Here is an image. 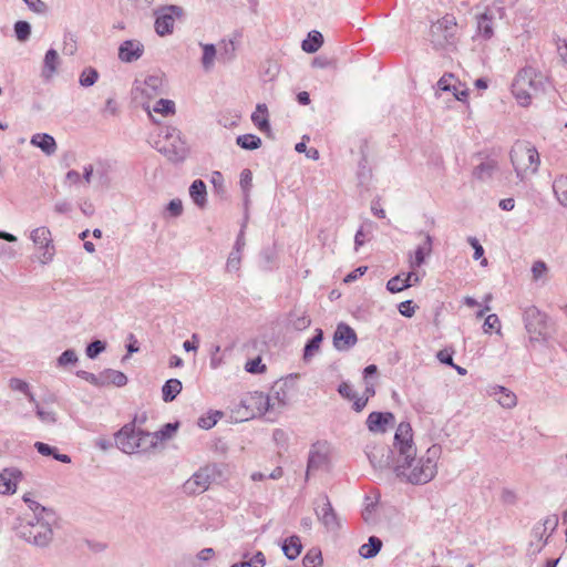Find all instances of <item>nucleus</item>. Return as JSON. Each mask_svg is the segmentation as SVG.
Returning <instances> with one entry per match:
<instances>
[{
	"instance_id": "obj_1",
	"label": "nucleus",
	"mask_w": 567,
	"mask_h": 567,
	"mask_svg": "<svg viewBox=\"0 0 567 567\" xmlns=\"http://www.w3.org/2000/svg\"><path fill=\"white\" fill-rule=\"evenodd\" d=\"M441 453V446L434 444L419 458H416V454H412V457L408 460L403 456L401 460H396L393 466V473L401 482L413 485L426 484L432 481L437 473V461Z\"/></svg>"
},
{
	"instance_id": "obj_2",
	"label": "nucleus",
	"mask_w": 567,
	"mask_h": 567,
	"mask_svg": "<svg viewBox=\"0 0 567 567\" xmlns=\"http://www.w3.org/2000/svg\"><path fill=\"white\" fill-rule=\"evenodd\" d=\"M522 319L528 334V342L533 346L535 343L548 346L551 339L550 330L554 327L550 317L536 306H528L524 308Z\"/></svg>"
},
{
	"instance_id": "obj_3",
	"label": "nucleus",
	"mask_w": 567,
	"mask_h": 567,
	"mask_svg": "<svg viewBox=\"0 0 567 567\" xmlns=\"http://www.w3.org/2000/svg\"><path fill=\"white\" fill-rule=\"evenodd\" d=\"M151 144L172 162L183 161L188 153L181 132L173 126L158 127L157 133L152 136Z\"/></svg>"
},
{
	"instance_id": "obj_4",
	"label": "nucleus",
	"mask_w": 567,
	"mask_h": 567,
	"mask_svg": "<svg viewBox=\"0 0 567 567\" xmlns=\"http://www.w3.org/2000/svg\"><path fill=\"white\" fill-rule=\"evenodd\" d=\"M544 89L545 78L530 66L522 69L512 84V92L523 106L528 105L532 96L543 92Z\"/></svg>"
},
{
	"instance_id": "obj_5",
	"label": "nucleus",
	"mask_w": 567,
	"mask_h": 567,
	"mask_svg": "<svg viewBox=\"0 0 567 567\" xmlns=\"http://www.w3.org/2000/svg\"><path fill=\"white\" fill-rule=\"evenodd\" d=\"M511 161L517 177H525L537 173L539 154L532 143L516 141L511 150Z\"/></svg>"
},
{
	"instance_id": "obj_6",
	"label": "nucleus",
	"mask_w": 567,
	"mask_h": 567,
	"mask_svg": "<svg viewBox=\"0 0 567 567\" xmlns=\"http://www.w3.org/2000/svg\"><path fill=\"white\" fill-rule=\"evenodd\" d=\"M17 534L20 538L38 547L49 546L53 538L52 527L34 517L31 520L21 522L17 527Z\"/></svg>"
},
{
	"instance_id": "obj_7",
	"label": "nucleus",
	"mask_w": 567,
	"mask_h": 567,
	"mask_svg": "<svg viewBox=\"0 0 567 567\" xmlns=\"http://www.w3.org/2000/svg\"><path fill=\"white\" fill-rule=\"evenodd\" d=\"M394 450L398 453L396 460L405 456V460L411 458L412 454H416V447L413 443L412 427L408 422H401L394 434Z\"/></svg>"
},
{
	"instance_id": "obj_8",
	"label": "nucleus",
	"mask_w": 567,
	"mask_h": 567,
	"mask_svg": "<svg viewBox=\"0 0 567 567\" xmlns=\"http://www.w3.org/2000/svg\"><path fill=\"white\" fill-rule=\"evenodd\" d=\"M30 238L41 251L39 261L42 265L50 264L55 255V248L50 229L45 226L35 228L31 231Z\"/></svg>"
},
{
	"instance_id": "obj_9",
	"label": "nucleus",
	"mask_w": 567,
	"mask_h": 567,
	"mask_svg": "<svg viewBox=\"0 0 567 567\" xmlns=\"http://www.w3.org/2000/svg\"><path fill=\"white\" fill-rule=\"evenodd\" d=\"M216 475V466L207 465L200 467L197 472L193 474L190 478H188L183 487L187 494H200L208 489L212 482L215 480Z\"/></svg>"
},
{
	"instance_id": "obj_10",
	"label": "nucleus",
	"mask_w": 567,
	"mask_h": 567,
	"mask_svg": "<svg viewBox=\"0 0 567 567\" xmlns=\"http://www.w3.org/2000/svg\"><path fill=\"white\" fill-rule=\"evenodd\" d=\"M136 419L123 425L115 434L116 446L126 454L137 453L138 451V429H136Z\"/></svg>"
},
{
	"instance_id": "obj_11",
	"label": "nucleus",
	"mask_w": 567,
	"mask_h": 567,
	"mask_svg": "<svg viewBox=\"0 0 567 567\" xmlns=\"http://www.w3.org/2000/svg\"><path fill=\"white\" fill-rule=\"evenodd\" d=\"M365 454L369 458L370 464L375 470H384L389 467L393 468L396 462L394 451L383 444L368 446Z\"/></svg>"
},
{
	"instance_id": "obj_12",
	"label": "nucleus",
	"mask_w": 567,
	"mask_h": 567,
	"mask_svg": "<svg viewBox=\"0 0 567 567\" xmlns=\"http://www.w3.org/2000/svg\"><path fill=\"white\" fill-rule=\"evenodd\" d=\"M243 406L247 410L246 419L265 415L272 412L270 399L264 392L255 391L249 393L243 401Z\"/></svg>"
},
{
	"instance_id": "obj_13",
	"label": "nucleus",
	"mask_w": 567,
	"mask_h": 567,
	"mask_svg": "<svg viewBox=\"0 0 567 567\" xmlns=\"http://www.w3.org/2000/svg\"><path fill=\"white\" fill-rule=\"evenodd\" d=\"M329 447L326 442H316L311 445L307 464V477L311 472L328 470L329 467Z\"/></svg>"
},
{
	"instance_id": "obj_14",
	"label": "nucleus",
	"mask_w": 567,
	"mask_h": 567,
	"mask_svg": "<svg viewBox=\"0 0 567 567\" xmlns=\"http://www.w3.org/2000/svg\"><path fill=\"white\" fill-rule=\"evenodd\" d=\"M456 30V19L452 14H446L442 19L437 20L431 27V34L433 42L439 45H443L445 42H450L453 39Z\"/></svg>"
},
{
	"instance_id": "obj_15",
	"label": "nucleus",
	"mask_w": 567,
	"mask_h": 567,
	"mask_svg": "<svg viewBox=\"0 0 567 567\" xmlns=\"http://www.w3.org/2000/svg\"><path fill=\"white\" fill-rule=\"evenodd\" d=\"M183 12L181 7L168 6L161 9L156 14L155 31L158 35L164 37L173 32L175 17Z\"/></svg>"
},
{
	"instance_id": "obj_16",
	"label": "nucleus",
	"mask_w": 567,
	"mask_h": 567,
	"mask_svg": "<svg viewBox=\"0 0 567 567\" xmlns=\"http://www.w3.org/2000/svg\"><path fill=\"white\" fill-rule=\"evenodd\" d=\"M321 504H318L316 507V515L319 522L328 529V530H337L340 527L339 518L333 509L331 502L327 495H323L320 498Z\"/></svg>"
},
{
	"instance_id": "obj_17",
	"label": "nucleus",
	"mask_w": 567,
	"mask_h": 567,
	"mask_svg": "<svg viewBox=\"0 0 567 567\" xmlns=\"http://www.w3.org/2000/svg\"><path fill=\"white\" fill-rule=\"evenodd\" d=\"M358 341L355 331L347 323L340 322L333 333V347L338 351H348Z\"/></svg>"
},
{
	"instance_id": "obj_18",
	"label": "nucleus",
	"mask_w": 567,
	"mask_h": 567,
	"mask_svg": "<svg viewBox=\"0 0 567 567\" xmlns=\"http://www.w3.org/2000/svg\"><path fill=\"white\" fill-rule=\"evenodd\" d=\"M424 275H425V272L420 275L413 270L409 271L404 278H402L401 275H396V276L392 277L390 280H388L386 289L391 293L401 292L404 289H408L414 285L420 284Z\"/></svg>"
},
{
	"instance_id": "obj_19",
	"label": "nucleus",
	"mask_w": 567,
	"mask_h": 567,
	"mask_svg": "<svg viewBox=\"0 0 567 567\" xmlns=\"http://www.w3.org/2000/svg\"><path fill=\"white\" fill-rule=\"evenodd\" d=\"M22 478V472L17 467H6L0 472V494L12 495L17 484Z\"/></svg>"
},
{
	"instance_id": "obj_20",
	"label": "nucleus",
	"mask_w": 567,
	"mask_h": 567,
	"mask_svg": "<svg viewBox=\"0 0 567 567\" xmlns=\"http://www.w3.org/2000/svg\"><path fill=\"white\" fill-rule=\"evenodd\" d=\"M135 90L146 99H153L157 95H162L165 93L163 76L156 74L148 75L140 86H136Z\"/></svg>"
},
{
	"instance_id": "obj_21",
	"label": "nucleus",
	"mask_w": 567,
	"mask_h": 567,
	"mask_svg": "<svg viewBox=\"0 0 567 567\" xmlns=\"http://www.w3.org/2000/svg\"><path fill=\"white\" fill-rule=\"evenodd\" d=\"M144 51V45L134 40L124 41L118 48V58L121 61L131 63L138 60Z\"/></svg>"
},
{
	"instance_id": "obj_22",
	"label": "nucleus",
	"mask_w": 567,
	"mask_h": 567,
	"mask_svg": "<svg viewBox=\"0 0 567 567\" xmlns=\"http://www.w3.org/2000/svg\"><path fill=\"white\" fill-rule=\"evenodd\" d=\"M394 422V415L391 412H371L367 419L369 431L374 433H384L386 425Z\"/></svg>"
},
{
	"instance_id": "obj_23",
	"label": "nucleus",
	"mask_w": 567,
	"mask_h": 567,
	"mask_svg": "<svg viewBox=\"0 0 567 567\" xmlns=\"http://www.w3.org/2000/svg\"><path fill=\"white\" fill-rule=\"evenodd\" d=\"M432 247L433 237L430 234H425L424 241L416 247L414 256L410 258V268L415 269L421 267L425 262L426 257L432 254Z\"/></svg>"
},
{
	"instance_id": "obj_24",
	"label": "nucleus",
	"mask_w": 567,
	"mask_h": 567,
	"mask_svg": "<svg viewBox=\"0 0 567 567\" xmlns=\"http://www.w3.org/2000/svg\"><path fill=\"white\" fill-rule=\"evenodd\" d=\"M267 398L270 399L272 412H280L289 400L286 383L276 382L269 394H267Z\"/></svg>"
},
{
	"instance_id": "obj_25",
	"label": "nucleus",
	"mask_w": 567,
	"mask_h": 567,
	"mask_svg": "<svg viewBox=\"0 0 567 567\" xmlns=\"http://www.w3.org/2000/svg\"><path fill=\"white\" fill-rule=\"evenodd\" d=\"M113 173V164L109 159H96L83 166L82 177H92L94 174L97 177H105Z\"/></svg>"
},
{
	"instance_id": "obj_26",
	"label": "nucleus",
	"mask_w": 567,
	"mask_h": 567,
	"mask_svg": "<svg viewBox=\"0 0 567 567\" xmlns=\"http://www.w3.org/2000/svg\"><path fill=\"white\" fill-rule=\"evenodd\" d=\"M127 383V377L117 370L105 369L99 373V386L116 385L124 386Z\"/></svg>"
},
{
	"instance_id": "obj_27",
	"label": "nucleus",
	"mask_w": 567,
	"mask_h": 567,
	"mask_svg": "<svg viewBox=\"0 0 567 567\" xmlns=\"http://www.w3.org/2000/svg\"><path fill=\"white\" fill-rule=\"evenodd\" d=\"M491 395H493L503 408L512 409L517 404L516 394L505 386H493L491 389Z\"/></svg>"
},
{
	"instance_id": "obj_28",
	"label": "nucleus",
	"mask_w": 567,
	"mask_h": 567,
	"mask_svg": "<svg viewBox=\"0 0 567 567\" xmlns=\"http://www.w3.org/2000/svg\"><path fill=\"white\" fill-rule=\"evenodd\" d=\"M251 122L262 133H270L268 107L265 103H258L251 114Z\"/></svg>"
},
{
	"instance_id": "obj_29",
	"label": "nucleus",
	"mask_w": 567,
	"mask_h": 567,
	"mask_svg": "<svg viewBox=\"0 0 567 567\" xmlns=\"http://www.w3.org/2000/svg\"><path fill=\"white\" fill-rule=\"evenodd\" d=\"M189 196L194 204L203 209L207 205V190L203 179H194L189 186Z\"/></svg>"
},
{
	"instance_id": "obj_30",
	"label": "nucleus",
	"mask_w": 567,
	"mask_h": 567,
	"mask_svg": "<svg viewBox=\"0 0 567 567\" xmlns=\"http://www.w3.org/2000/svg\"><path fill=\"white\" fill-rule=\"evenodd\" d=\"M31 144L41 148L47 155H52L56 151V143L53 136L47 133H38L31 137Z\"/></svg>"
},
{
	"instance_id": "obj_31",
	"label": "nucleus",
	"mask_w": 567,
	"mask_h": 567,
	"mask_svg": "<svg viewBox=\"0 0 567 567\" xmlns=\"http://www.w3.org/2000/svg\"><path fill=\"white\" fill-rule=\"evenodd\" d=\"M59 62L60 58L56 50L49 49L44 55L42 68V76L45 80H50L58 70Z\"/></svg>"
},
{
	"instance_id": "obj_32",
	"label": "nucleus",
	"mask_w": 567,
	"mask_h": 567,
	"mask_svg": "<svg viewBox=\"0 0 567 567\" xmlns=\"http://www.w3.org/2000/svg\"><path fill=\"white\" fill-rule=\"evenodd\" d=\"M383 543L377 536H370L368 543L363 544L359 548V555L364 559L374 558L382 549Z\"/></svg>"
},
{
	"instance_id": "obj_33",
	"label": "nucleus",
	"mask_w": 567,
	"mask_h": 567,
	"mask_svg": "<svg viewBox=\"0 0 567 567\" xmlns=\"http://www.w3.org/2000/svg\"><path fill=\"white\" fill-rule=\"evenodd\" d=\"M323 340V331L320 328L315 330V336L310 338L303 348V361L308 362L319 351Z\"/></svg>"
},
{
	"instance_id": "obj_34",
	"label": "nucleus",
	"mask_w": 567,
	"mask_h": 567,
	"mask_svg": "<svg viewBox=\"0 0 567 567\" xmlns=\"http://www.w3.org/2000/svg\"><path fill=\"white\" fill-rule=\"evenodd\" d=\"M302 549L301 540L298 536L292 535L284 540L282 551L289 560L296 559Z\"/></svg>"
},
{
	"instance_id": "obj_35",
	"label": "nucleus",
	"mask_w": 567,
	"mask_h": 567,
	"mask_svg": "<svg viewBox=\"0 0 567 567\" xmlns=\"http://www.w3.org/2000/svg\"><path fill=\"white\" fill-rule=\"evenodd\" d=\"M182 389L183 384L178 379L167 380L162 388L163 401L166 403L174 401L176 396L181 393Z\"/></svg>"
},
{
	"instance_id": "obj_36",
	"label": "nucleus",
	"mask_w": 567,
	"mask_h": 567,
	"mask_svg": "<svg viewBox=\"0 0 567 567\" xmlns=\"http://www.w3.org/2000/svg\"><path fill=\"white\" fill-rule=\"evenodd\" d=\"M477 23V34L484 38L485 40H488L493 37L494 30H493V17L488 14L487 12H484L476 18Z\"/></svg>"
},
{
	"instance_id": "obj_37",
	"label": "nucleus",
	"mask_w": 567,
	"mask_h": 567,
	"mask_svg": "<svg viewBox=\"0 0 567 567\" xmlns=\"http://www.w3.org/2000/svg\"><path fill=\"white\" fill-rule=\"evenodd\" d=\"M323 43V37L319 31H311L308 33L307 39L302 41L301 48L307 53L317 52Z\"/></svg>"
},
{
	"instance_id": "obj_38",
	"label": "nucleus",
	"mask_w": 567,
	"mask_h": 567,
	"mask_svg": "<svg viewBox=\"0 0 567 567\" xmlns=\"http://www.w3.org/2000/svg\"><path fill=\"white\" fill-rule=\"evenodd\" d=\"M138 443V452L145 453L157 446V441L153 433L138 429V437L136 439Z\"/></svg>"
},
{
	"instance_id": "obj_39",
	"label": "nucleus",
	"mask_w": 567,
	"mask_h": 567,
	"mask_svg": "<svg viewBox=\"0 0 567 567\" xmlns=\"http://www.w3.org/2000/svg\"><path fill=\"white\" fill-rule=\"evenodd\" d=\"M498 173V164L495 159L487 158L478 164L474 169L476 177L492 176Z\"/></svg>"
},
{
	"instance_id": "obj_40",
	"label": "nucleus",
	"mask_w": 567,
	"mask_h": 567,
	"mask_svg": "<svg viewBox=\"0 0 567 567\" xmlns=\"http://www.w3.org/2000/svg\"><path fill=\"white\" fill-rule=\"evenodd\" d=\"M310 323L311 320L306 313H299L297 311H291L289 313V326L296 331L307 329Z\"/></svg>"
},
{
	"instance_id": "obj_41",
	"label": "nucleus",
	"mask_w": 567,
	"mask_h": 567,
	"mask_svg": "<svg viewBox=\"0 0 567 567\" xmlns=\"http://www.w3.org/2000/svg\"><path fill=\"white\" fill-rule=\"evenodd\" d=\"M203 49L202 64L208 71L213 68L215 58L217 55L216 47L212 43L200 44Z\"/></svg>"
},
{
	"instance_id": "obj_42",
	"label": "nucleus",
	"mask_w": 567,
	"mask_h": 567,
	"mask_svg": "<svg viewBox=\"0 0 567 567\" xmlns=\"http://www.w3.org/2000/svg\"><path fill=\"white\" fill-rule=\"evenodd\" d=\"M236 58V45L233 40L223 41V45L219 49L218 59L223 63H229Z\"/></svg>"
},
{
	"instance_id": "obj_43",
	"label": "nucleus",
	"mask_w": 567,
	"mask_h": 567,
	"mask_svg": "<svg viewBox=\"0 0 567 567\" xmlns=\"http://www.w3.org/2000/svg\"><path fill=\"white\" fill-rule=\"evenodd\" d=\"M237 144L244 150H257L261 145V140L255 134H244L237 137Z\"/></svg>"
},
{
	"instance_id": "obj_44",
	"label": "nucleus",
	"mask_w": 567,
	"mask_h": 567,
	"mask_svg": "<svg viewBox=\"0 0 567 567\" xmlns=\"http://www.w3.org/2000/svg\"><path fill=\"white\" fill-rule=\"evenodd\" d=\"M323 563L321 550L311 548L302 558L305 567H319Z\"/></svg>"
},
{
	"instance_id": "obj_45",
	"label": "nucleus",
	"mask_w": 567,
	"mask_h": 567,
	"mask_svg": "<svg viewBox=\"0 0 567 567\" xmlns=\"http://www.w3.org/2000/svg\"><path fill=\"white\" fill-rule=\"evenodd\" d=\"M553 190L557 200L567 208V179H554Z\"/></svg>"
},
{
	"instance_id": "obj_46",
	"label": "nucleus",
	"mask_w": 567,
	"mask_h": 567,
	"mask_svg": "<svg viewBox=\"0 0 567 567\" xmlns=\"http://www.w3.org/2000/svg\"><path fill=\"white\" fill-rule=\"evenodd\" d=\"M178 430V422L175 423H166L158 431L153 432V436H155L157 443L159 441L169 440L175 432Z\"/></svg>"
},
{
	"instance_id": "obj_47",
	"label": "nucleus",
	"mask_w": 567,
	"mask_h": 567,
	"mask_svg": "<svg viewBox=\"0 0 567 567\" xmlns=\"http://www.w3.org/2000/svg\"><path fill=\"white\" fill-rule=\"evenodd\" d=\"M152 110L155 113L168 116L175 113V103L172 100L159 99Z\"/></svg>"
},
{
	"instance_id": "obj_48",
	"label": "nucleus",
	"mask_w": 567,
	"mask_h": 567,
	"mask_svg": "<svg viewBox=\"0 0 567 567\" xmlns=\"http://www.w3.org/2000/svg\"><path fill=\"white\" fill-rule=\"evenodd\" d=\"M99 79V72L94 68H85L79 79V82L82 86L89 87L95 84Z\"/></svg>"
},
{
	"instance_id": "obj_49",
	"label": "nucleus",
	"mask_w": 567,
	"mask_h": 567,
	"mask_svg": "<svg viewBox=\"0 0 567 567\" xmlns=\"http://www.w3.org/2000/svg\"><path fill=\"white\" fill-rule=\"evenodd\" d=\"M14 33L20 42H25L31 34V25L27 21H17L14 23Z\"/></svg>"
},
{
	"instance_id": "obj_50",
	"label": "nucleus",
	"mask_w": 567,
	"mask_h": 567,
	"mask_svg": "<svg viewBox=\"0 0 567 567\" xmlns=\"http://www.w3.org/2000/svg\"><path fill=\"white\" fill-rule=\"evenodd\" d=\"M223 415L219 411H214L208 413L205 416L198 419V426L205 430L212 429L218 421V419Z\"/></svg>"
},
{
	"instance_id": "obj_51",
	"label": "nucleus",
	"mask_w": 567,
	"mask_h": 567,
	"mask_svg": "<svg viewBox=\"0 0 567 567\" xmlns=\"http://www.w3.org/2000/svg\"><path fill=\"white\" fill-rule=\"evenodd\" d=\"M493 330L496 333H501V321L495 313L488 315L483 323V331L485 333H491Z\"/></svg>"
},
{
	"instance_id": "obj_52",
	"label": "nucleus",
	"mask_w": 567,
	"mask_h": 567,
	"mask_svg": "<svg viewBox=\"0 0 567 567\" xmlns=\"http://www.w3.org/2000/svg\"><path fill=\"white\" fill-rule=\"evenodd\" d=\"M106 349V342L102 340H94L87 344L85 354L90 359H95L100 353Z\"/></svg>"
},
{
	"instance_id": "obj_53",
	"label": "nucleus",
	"mask_w": 567,
	"mask_h": 567,
	"mask_svg": "<svg viewBox=\"0 0 567 567\" xmlns=\"http://www.w3.org/2000/svg\"><path fill=\"white\" fill-rule=\"evenodd\" d=\"M184 208L182 200L179 198H174L167 204L165 208V216L177 218L182 216Z\"/></svg>"
},
{
	"instance_id": "obj_54",
	"label": "nucleus",
	"mask_w": 567,
	"mask_h": 567,
	"mask_svg": "<svg viewBox=\"0 0 567 567\" xmlns=\"http://www.w3.org/2000/svg\"><path fill=\"white\" fill-rule=\"evenodd\" d=\"M78 360L76 352L73 349H68L60 354L56 360V365L63 368L70 364H75Z\"/></svg>"
},
{
	"instance_id": "obj_55",
	"label": "nucleus",
	"mask_w": 567,
	"mask_h": 567,
	"mask_svg": "<svg viewBox=\"0 0 567 567\" xmlns=\"http://www.w3.org/2000/svg\"><path fill=\"white\" fill-rule=\"evenodd\" d=\"M34 518H40L41 522L48 523V526L52 527L56 520V514L52 508L42 506L40 511H38V515H34Z\"/></svg>"
},
{
	"instance_id": "obj_56",
	"label": "nucleus",
	"mask_w": 567,
	"mask_h": 567,
	"mask_svg": "<svg viewBox=\"0 0 567 567\" xmlns=\"http://www.w3.org/2000/svg\"><path fill=\"white\" fill-rule=\"evenodd\" d=\"M78 50L76 38L71 32L64 33L63 39V53L68 55H73Z\"/></svg>"
},
{
	"instance_id": "obj_57",
	"label": "nucleus",
	"mask_w": 567,
	"mask_h": 567,
	"mask_svg": "<svg viewBox=\"0 0 567 567\" xmlns=\"http://www.w3.org/2000/svg\"><path fill=\"white\" fill-rule=\"evenodd\" d=\"M467 241L468 244L473 247L474 249V255H473V258L475 260H478L482 258V261H481V265L482 266H486L487 265V259L486 258H483L484 256V248L483 246L480 244V241L475 238V237H468L467 238Z\"/></svg>"
},
{
	"instance_id": "obj_58",
	"label": "nucleus",
	"mask_w": 567,
	"mask_h": 567,
	"mask_svg": "<svg viewBox=\"0 0 567 567\" xmlns=\"http://www.w3.org/2000/svg\"><path fill=\"white\" fill-rule=\"evenodd\" d=\"M241 262V251L231 250L228 256L226 269L227 271H238Z\"/></svg>"
},
{
	"instance_id": "obj_59",
	"label": "nucleus",
	"mask_w": 567,
	"mask_h": 567,
	"mask_svg": "<svg viewBox=\"0 0 567 567\" xmlns=\"http://www.w3.org/2000/svg\"><path fill=\"white\" fill-rule=\"evenodd\" d=\"M548 271V267L545 261L536 260L532 266V275L533 280L538 281L542 279Z\"/></svg>"
},
{
	"instance_id": "obj_60",
	"label": "nucleus",
	"mask_w": 567,
	"mask_h": 567,
	"mask_svg": "<svg viewBox=\"0 0 567 567\" xmlns=\"http://www.w3.org/2000/svg\"><path fill=\"white\" fill-rule=\"evenodd\" d=\"M453 354H454V350L453 349L445 348V349L440 350L436 353V359L441 363H443V364H446V365H450V367H455V363L453 361Z\"/></svg>"
},
{
	"instance_id": "obj_61",
	"label": "nucleus",
	"mask_w": 567,
	"mask_h": 567,
	"mask_svg": "<svg viewBox=\"0 0 567 567\" xmlns=\"http://www.w3.org/2000/svg\"><path fill=\"white\" fill-rule=\"evenodd\" d=\"M35 414L43 423L54 424L56 422L55 412L44 411L39 404H37Z\"/></svg>"
},
{
	"instance_id": "obj_62",
	"label": "nucleus",
	"mask_w": 567,
	"mask_h": 567,
	"mask_svg": "<svg viewBox=\"0 0 567 567\" xmlns=\"http://www.w3.org/2000/svg\"><path fill=\"white\" fill-rule=\"evenodd\" d=\"M244 567H265L266 557L262 551H257L249 560L240 563Z\"/></svg>"
},
{
	"instance_id": "obj_63",
	"label": "nucleus",
	"mask_w": 567,
	"mask_h": 567,
	"mask_svg": "<svg viewBox=\"0 0 567 567\" xmlns=\"http://www.w3.org/2000/svg\"><path fill=\"white\" fill-rule=\"evenodd\" d=\"M245 370L249 373H261L266 370V365L261 362L259 357L247 361Z\"/></svg>"
},
{
	"instance_id": "obj_64",
	"label": "nucleus",
	"mask_w": 567,
	"mask_h": 567,
	"mask_svg": "<svg viewBox=\"0 0 567 567\" xmlns=\"http://www.w3.org/2000/svg\"><path fill=\"white\" fill-rule=\"evenodd\" d=\"M416 308L412 300H405L399 305V312L405 318H411L414 316Z\"/></svg>"
}]
</instances>
